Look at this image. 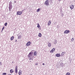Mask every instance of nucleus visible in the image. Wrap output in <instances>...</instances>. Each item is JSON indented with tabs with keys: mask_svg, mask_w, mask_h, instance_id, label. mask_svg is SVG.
Instances as JSON below:
<instances>
[{
	"mask_svg": "<svg viewBox=\"0 0 75 75\" xmlns=\"http://www.w3.org/2000/svg\"><path fill=\"white\" fill-rule=\"evenodd\" d=\"M41 8H39L37 10V12H38V11H40V10H41Z\"/></svg>",
	"mask_w": 75,
	"mask_h": 75,
	"instance_id": "17",
	"label": "nucleus"
},
{
	"mask_svg": "<svg viewBox=\"0 0 75 75\" xmlns=\"http://www.w3.org/2000/svg\"><path fill=\"white\" fill-rule=\"evenodd\" d=\"M42 65H45L44 63H43V64H42Z\"/></svg>",
	"mask_w": 75,
	"mask_h": 75,
	"instance_id": "31",
	"label": "nucleus"
},
{
	"mask_svg": "<svg viewBox=\"0 0 75 75\" xmlns=\"http://www.w3.org/2000/svg\"><path fill=\"white\" fill-rule=\"evenodd\" d=\"M22 74V71L20 70L18 72L19 75H21Z\"/></svg>",
	"mask_w": 75,
	"mask_h": 75,
	"instance_id": "13",
	"label": "nucleus"
},
{
	"mask_svg": "<svg viewBox=\"0 0 75 75\" xmlns=\"http://www.w3.org/2000/svg\"><path fill=\"white\" fill-rule=\"evenodd\" d=\"M6 74H7V73H4L2 74V75H5Z\"/></svg>",
	"mask_w": 75,
	"mask_h": 75,
	"instance_id": "23",
	"label": "nucleus"
},
{
	"mask_svg": "<svg viewBox=\"0 0 75 75\" xmlns=\"http://www.w3.org/2000/svg\"><path fill=\"white\" fill-rule=\"evenodd\" d=\"M18 67L17 66H16V68H15V73H16V74H17L18 72L17 71H18V69H17L18 68H17Z\"/></svg>",
	"mask_w": 75,
	"mask_h": 75,
	"instance_id": "7",
	"label": "nucleus"
},
{
	"mask_svg": "<svg viewBox=\"0 0 75 75\" xmlns=\"http://www.w3.org/2000/svg\"><path fill=\"white\" fill-rule=\"evenodd\" d=\"M51 21H49L48 24H47V25L48 26H49V25H51Z\"/></svg>",
	"mask_w": 75,
	"mask_h": 75,
	"instance_id": "10",
	"label": "nucleus"
},
{
	"mask_svg": "<svg viewBox=\"0 0 75 75\" xmlns=\"http://www.w3.org/2000/svg\"><path fill=\"white\" fill-rule=\"evenodd\" d=\"M48 0H47L45 2L44 4L46 6H48L49 4V3L48 2Z\"/></svg>",
	"mask_w": 75,
	"mask_h": 75,
	"instance_id": "3",
	"label": "nucleus"
},
{
	"mask_svg": "<svg viewBox=\"0 0 75 75\" xmlns=\"http://www.w3.org/2000/svg\"><path fill=\"white\" fill-rule=\"evenodd\" d=\"M31 44V42H27L26 44V45L27 46H30V44Z\"/></svg>",
	"mask_w": 75,
	"mask_h": 75,
	"instance_id": "8",
	"label": "nucleus"
},
{
	"mask_svg": "<svg viewBox=\"0 0 75 75\" xmlns=\"http://www.w3.org/2000/svg\"><path fill=\"white\" fill-rule=\"evenodd\" d=\"M56 57H61V54H56Z\"/></svg>",
	"mask_w": 75,
	"mask_h": 75,
	"instance_id": "9",
	"label": "nucleus"
},
{
	"mask_svg": "<svg viewBox=\"0 0 75 75\" xmlns=\"http://www.w3.org/2000/svg\"><path fill=\"white\" fill-rule=\"evenodd\" d=\"M13 39H14V36H12L11 38V41H12V40H13Z\"/></svg>",
	"mask_w": 75,
	"mask_h": 75,
	"instance_id": "20",
	"label": "nucleus"
},
{
	"mask_svg": "<svg viewBox=\"0 0 75 75\" xmlns=\"http://www.w3.org/2000/svg\"><path fill=\"white\" fill-rule=\"evenodd\" d=\"M48 46L49 47H50V48H51L52 45L51 44V43H49L48 44Z\"/></svg>",
	"mask_w": 75,
	"mask_h": 75,
	"instance_id": "15",
	"label": "nucleus"
},
{
	"mask_svg": "<svg viewBox=\"0 0 75 75\" xmlns=\"http://www.w3.org/2000/svg\"><path fill=\"white\" fill-rule=\"evenodd\" d=\"M70 33V31H69V30H66L64 32V34H68V33Z\"/></svg>",
	"mask_w": 75,
	"mask_h": 75,
	"instance_id": "4",
	"label": "nucleus"
},
{
	"mask_svg": "<svg viewBox=\"0 0 75 75\" xmlns=\"http://www.w3.org/2000/svg\"><path fill=\"white\" fill-rule=\"evenodd\" d=\"M4 26H3L2 28V30H4Z\"/></svg>",
	"mask_w": 75,
	"mask_h": 75,
	"instance_id": "26",
	"label": "nucleus"
},
{
	"mask_svg": "<svg viewBox=\"0 0 75 75\" xmlns=\"http://www.w3.org/2000/svg\"><path fill=\"white\" fill-rule=\"evenodd\" d=\"M7 23L6 22V23H5L4 25L5 26H7Z\"/></svg>",
	"mask_w": 75,
	"mask_h": 75,
	"instance_id": "24",
	"label": "nucleus"
},
{
	"mask_svg": "<svg viewBox=\"0 0 75 75\" xmlns=\"http://www.w3.org/2000/svg\"><path fill=\"white\" fill-rule=\"evenodd\" d=\"M71 41H72V42H73V41H74V38H72L71 39Z\"/></svg>",
	"mask_w": 75,
	"mask_h": 75,
	"instance_id": "21",
	"label": "nucleus"
},
{
	"mask_svg": "<svg viewBox=\"0 0 75 75\" xmlns=\"http://www.w3.org/2000/svg\"><path fill=\"white\" fill-rule=\"evenodd\" d=\"M70 8L71 10H72V9H73L74 8V6L72 5H71L70 6Z\"/></svg>",
	"mask_w": 75,
	"mask_h": 75,
	"instance_id": "5",
	"label": "nucleus"
},
{
	"mask_svg": "<svg viewBox=\"0 0 75 75\" xmlns=\"http://www.w3.org/2000/svg\"><path fill=\"white\" fill-rule=\"evenodd\" d=\"M12 9V6L11 5H9V11H11V10Z\"/></svg>",
	"mask_w": 75,
	"mask_h": 75,
	"instance_id": "11",
	"label": "nucleus"
},
{
	"mask_svg": "<svg viewBox=\"0 0 75 75\" xmlns=\"http://www.w3.org/2000/svg\"><path fill=\"white\" fill-rule=\"evenodd\" d=\"M65 53V52H62V56H64V55Z\"/></svg>",
	"mask_w": 75,
	"mask_h": 75,
	"instance_id": "19",
	"label": "nucleus"
},
{
	"mask_svg": "<svg viewBox=\"0 0 75 75\" xmlns=\"http://www.w3.org/2000/svg\"><path fill=\"white\" fill-rule=\"evenodd\" d=\"M37 24H38V25L37 26V27H38L39 28H40V27H41L40 26V25L38 23Z\"/></svg>",
	"mask_w": 75,
	"mask_h": 75,
	"instance_id": "18",
	"label": "nucleus"
},
{
	"mask_svg": "<svg viewBox=\"0 0 75 75\" xmlns=\"http://www.w3.org/2000/svg\"><path fill=\"white\" fill-rule=\"evenodd\" d=\"M38 36L39 37H42V34H41V33H40L38 34Z\"/></svg>",
	"mask_w": 75,
	"mask_h": 75,
	"instance_id": "14",
	"label": "nucleus"
},
{
	"mask_svg": "<svg viewBox=\"0 0 75 75\" xmlns=\"http://www.w3.org/2000/svg\"><path fill=\"white\" fill-rule=\"evenodd\" d=\"M11 3H12V2H11H11H10L9 3V4H11Z\"/></svg>",
	"mask_w": 75,
	"mask_h": 75,
	"instance_id": "29",
	"label": "nucleus"
},
{
	"mask_svg": "<svg viewBox=\"0 0 75 75\" xmlns=\"http://www.w3.org/2000/svg\"><path fill=\"white\" fill-rule=\"evenodd\" d=\"M66 75H70V73L69 72H67L66 73Z\"/></svg>",
	"mask_w": 75,
	"mask_h": 75,
	"instance_id": "22",
	"label": "nucleus"
},
{
	"mask_svg": "<svg viewBox=\"0 0 75 75\" xmlns=\"http://www.w3.org/2000/svg\"><path fill=\"white\" fill-rule=\"evenodd\" d=\"M59 1H61V0H58Z\"/></svg>",
	"mask_w": 75,
	"mask_h": 75,
	"instance_id": "32",
	"label": "nucleus"
},
{
	"mask_svg": "<svg viewBox=\"0 0 75 75\" xmlns=\"http://www.w3.org/2000/svg\"><path fill=\"white\" fill-rule=\"evenodd\" d=\"M21 35L19 36L18 38V39H20V38H21Z\"/></svg>",
	"mask_w": 75,
	"mask_h": 75,
	"instance_id": "25",
	"label": "nucleus"
},
{
	"mask_svg": "<svg viewBox=\"0 0 75 75\" xmlns=\"http://www.w3.org/2000/svg\"><path fill=\"white\" fill-rule=\"evenodd\" d=\"M37 52L36 51H35V52H34V56H37Z\"/></svg>",
	"mask_w": 75,
	"mask_h": 75,
	"instance_id": "16",
	"label": "nucleus"
},
{
	"mask_svg": "<svg viewBox=\"0 0 75 75\" xmlns=\"http://www.w3.org/2000/svg\"><path fill=\"white\" fill-rule=\"evenodd\" d=\"M33 52H30L28 55V57L30 58L29 59H30V60H31V58H30V57H31L32 56V55H33Z\"/></svg>",
	"mask_w": 75,
	"mask_h": 75,
	"instance_id": "1",
	"label": "nucleus"
},
{
	"mask_svg": "<svg viewBox=\"0 0 75 75\" xmlns=\"http://www.w3.org/2000/svg\"><path fill=\"white\" fill-rule=\"evenodd\" d=\"M54 44H57V42H54Z\"/></svg>",
	"mask_w": 75,
	"mask_h": 75,
	"instance_id": "28",
	"label": "nucleus"
},
{
	"mask_svg": "<svg viewBox=\"0 0 75 75\" xmlns=\"http://www.w3.org/2000/svg\"><path fill=\"white\" fill-rule=\"evenodd\" d=\"M55 48H53L50 51V53H52V52H54V51H55Z\"/></svg>",
	"mask_w": 75,
	"mask_h": 75,
	"instance_id": "6",
	"label": "nucleus"
},
{
	"mask_svg": "<svg viewBox=\"0 0 75 75\" xmlns=\"http://www.w3.org/2000/svg\"><path fill=\"white\" fill-rule=\"evenodd\" d=\"M22 14H23V13L21 12V11H18L16 13L17 15H19V16L21 15Z\"/></svg>",
	"mask_w": 75,
	"mask_h": 75,
	"instance_id": "2",
	"label": "nucleus"
},
{
	"mask_svg": "<svg viewBox=\"0 0 75 75\" xmlns=\"http://www.w3.org/2000/svg\"><path fill=\"white\" fill-rule=\"evenodd\" d=\"M1 65V62H0Z\"/></svg>",
	"mask_w": 75,
	"mask_h": 75,
	"instance_id": "30",
	"label": "nucleus"
},
{
	"mask_svg": "<svg viewBox=\"0 0 75 75\" xmlns=\"http://www.w3.org/2000/svg\"><path fill=\"white\" fill-rule=\"evenodd\" d=\"M14 72V70L13 69H11L10 70V73H13Z\"/></svg>",
	"mask_w": 75,
	"mask_h": 75,
	"instance_id": "12",
	"label": "nucleus"
},
{
	"mask_svg": "<svg viewBox=\"0 0 75 75\" xmlns=\"http://www.w3.org/2000/svg\"><path fill=\"white\" fill-rule=\"evenodd\" d=\"M38 63H35V65H38Z\"/></svg>",
	"mask_w": 75,
	"mask_h": 75,
	"instance_id": "27",
	"label": "nucleus"
}]
</instances>
